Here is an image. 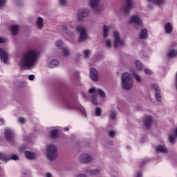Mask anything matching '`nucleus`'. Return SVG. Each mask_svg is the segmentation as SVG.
I'll use <instances>...</instances> for the list:
<instances>
[{"instance_id":"1","label":"nucleus","mask_w":177,"mask_h":177,"mask_svg":"<svg viewBox=\"0 0 177 177\" xmlns=\"http://www.w3.org/2000/svg\"><path fill=\"white\" fill-rule=\"evenodd\" d=\"M38 59V51L29 50L23 55L22 66L24 67H32Z\"/></svg>"},{"instance_id":"2","label":"nucleus","mask_w":177,"mask_h":177,"mask_svg":"<svg viewBox=\"0 0 177 177\" xmlns=\"http://www.w3.org/2000/svg\"><path fill=\"white\" fill-rule=\"evenodd\" d=\"M122 86L124 89L129 91L133 86V78L132 75L128 73H124L122 75Z\"/></svg>"},{"instance_id":"3","label":"nucleus","mask_w":177,"mask_h":177,"mask_svg":"<svg viewBox=\"0 0 177 177\" xmlns=\"http://www.w3.org/2000/svg\"><path fill=\"white\" fill-rule=\"evenodd\" d=\"M46 152H47V157L48 160H50V161H55V160L57 158V155H58L57 148L55 145L50 144L48 146H47Z\"/></svg>"},{"instance_id":"4","label":"nucleus","mask_w":177,"mask_h":177,"mask_svg":"<svg viewBox=\"0 0 177 177\" xmlns=\"http://www.w3.org/2000/svg\"><path fill=\"white\" fill-rule=\"evenodd\" d=\"M3 135L8 143H11V145H15V143H16V134L15 133V131L10 129H6L4 131Z\"/></svg>"},{"instance_id":"5","label":"nucleus","mask_w":177,"mask_h":177,"mask_svg":"<svg viewBox=\"0 0 177 177\" xmlns=\"http://www.w3.org/2000/svg\"><path fill=\"white\" fill-rule=\"evenodd\" d=\"M129 23L134 24L136 30H142L143 28V23L139 16L133 15L129 19Z\"/></svg>"},{"instance_id":"6","label":"nucleus","mask_w":177,"mask_h":177,"mask_svg":"<svg viewBox=\"0 0 177 177\" xmlns=\"http://www.w3.org/2000/svg\"><path fill=\"white\" fill-rule=\"evenodd\" d=\"M133 8V3H132V0H126L124 5L122 7V12L125 16L131 15V9Z\"/></svg>"},{"instance_id":"7","label":"nucleus","mask_w":177,"mask_h":177,"mask_svg":"<svg viewBox=\"0 0 177 177\" xmlns=\"http://www.w3.org/2000/svg\"><path fill=\"white\" fill-rule=\"evenodd\" d=\"M113 35L115 37V40H114L115 49H117L118 46H124V45H125V42L124 41V40L120 39V33L118 32L115 31L113 33Z\"/></svg>"},{"instance_id":"8","label":"nucleus","mask_w":177,"mask_h":177,"mask_svg":"<svg viewBox=\"0 0 177 177\" xmlns=\"http://www.w3.org/2000/svg\"><path fill=\"white\" fill-rule=\"evenodd\" d=\"M76 31L80 32L79 42H84V41L88 38V32L84 28L77 27Z\"/></svg>"},{"instance_id":"9","label":"nucleus","mask_w":177,"mask_h":177,"mask_svg":"<svg viewBox=\"0 0 177 177\" xmlns=\"http://www.w3.org/2000/svg\"><path fill=\"white\" fill-rule=\"evenodd\" d=\"M76 16L79 20H82L84 17H88L89 16V10L86 8H82L77 10Z\"/></svg>"},{"instance_id":"10","label":"nucleus","mask_w":177,"mask_h":177,"mask_svg":"<svg viewBox=\"0 0 177 177\" xmlns=\"http://www.w3.org/2000/svg\"><path fill=\"white\" fill-rule=\"evenodd\" d=\"M90 5L95 13H100V0H90Z\"/></svg>"},{"instance_id":"11","label":"nucleus","mask_w":177,"mask_h":177,"mask_svg":"<svg viewBox=\"0 0 177 177\" xmlns=\"http://www.w3.org/2000/svg\"><path fill=\"white\" fill-rule=\"evenodd\" d=\"M90 75L91 79L92 80V81H94V82H97V81H99V72H97V70H96L95 68H91Z\"/></svg>"},{"instance_id":"12","label":"nucleus","mask_w":177,"mask_h":177,"mask_svg":"<svg viewBox=\"0 0 177 177\" xmlns=\"http://www.w3.org/2000/svg\"><path fill=\"white\" fill-rule=\"evenodd\" d=\"M56 46L59 48V49H63L64 55L66 57L70 56V50L68 48H63V41L62 40H58L56 41Z\"/></svg>"},{"instance_id":"13","label":"nucleus","mask_w":177,"mask_h":177,"mask_svg":"<svg viewBox=\"0 0 177 177\" xmlns=\"http://www.w3.org/2000/svg\"><path fill=\"white\" fill-rule=\"evenodd\" d=\"M143 122L145 124V128L149 129V128L151 127L153 124V117H151V115L145 116L144 118Z\"/></svg>"},{"instance_id":"14","label":"nucleus","mask_w":177,"mask_h":177,"mask_svg":"<svg viewBox=\"0 0 177 177\" xmlns=\"http://www.w3.org/2000/svg\"><path fill=\"white\" fill-rule=\"evenodd\" d=\"M92 160V156H91L89 154L83 153L80 157V161L81 162H85L86 164H88V162H91Z\"/></svg>"},{"instance_id":"15","label":"nucleus","mask_w":177,"mask_h":177,"mask_svg":"<svg viewBox=\"0 0 177 177\" xmlns=\"http://www.w3.org/2000/svg\"><path fill=\"white\" fill-rule=\"evenodd\" d=\"M9 58V55L5 50L0 48V59L3 62V63H8V59Z\"/></svg>"},{"instance_id":"16","label":"nucleus","mask_w":177,"mask_h":177,"mask_svg":"<svg viewBox=\"0 0 177 177\" xmlns=\"http://www.w3.org/2000/svg\"><path fill=\"white\" fill-rule=\"evenodd\" d=\"M25 156L28 160H35L37 158V153L31 152L30 151H26L24 153Z\"/></svg>"},{"instance_id":"17","label":"nucleus","mask_w":177,"mask_h":177,"mask_svg":"<svg viewBox=\"0 0 177 177\" xmlns=\"http://www.w3.org/2000/svg\"><path fill=\"white\" fill-rule=\"evenodd\" d=\"M165 31L166 34H172L174 28L172 27V24L170 22H167L165 24Z\"/></svg>"},{"instance_id":"18","label":"nucleus","mask_w":177,"mask_h":177,"mask_svg":"<svg viewBox=\"0 0 177 177\" xmlns=\"http://www.w3.org/2000/svg\"><path fill=\"white\" fill-rule=\"evenodd\" d=\"M10 28L12 35H17L20 27L19 25H12Z\"/></svg>"},{"instance_id":"19","label":"nucleus","mask_w":177,"mask_h":177,"mask_svg":"<svg viewBox=\"0 0 177 177\" xmlns=\"http://www.w3.org/2000/svg\"><path fill=\"white\" fill-rule=\"evenodd\" d=\"M167 56L168 59H174V57H176L177 50H175V49L169 50Z\"/></svg>"},{"instance_id":"20","label":"nucleus","mask_w":177,"mask_h":177,"mask_svg":"<svg viewBox=\"0 0 177 177\" xmlns=\"http://www.w3.org/2000/svg\"><path fill=\"white\" fill-rule=\"evenodd\" d=\"M59 63L57 59H53L49 62L48 67H50V68H55V67H57V66H59Z\"/></svg>"},{"instance_id":"21","label":"nucleus","mask_w":177,"mask_h":177,"mask_svg":"<svg viewBox=\"0 0 177 177\" xmlns=\"http://www.w3.org/2000/svg\"><path fill=\"white\" fill-rule=\"evenodd\" d=\"M131 74H133V76L138 82H142V77H140V75L138 74L136 71L131 70Z\"/></svg>"},{"instance_id":"22","label":"nucleus","mask_w":177,"mask_h":177,"mask_svg":"<svg viewBox=\"0 0 177 177\" xmlns=\"http://www.w3.org/2000/svg\"><path fill=\"white\" fill-rule=\"evenodd\" d=\"M148 37L147 35V29H142L140 33V39H146Z\"/></svg>"},{"instance_id":"23","label":"nucleus","mask_w":177,"mask_h":177,"mask_svg":"<svg viewBox=\"0 0 177 177\" xmlns=\"http://www.w3.org/2000/svg\"><path fill=\"white\" fill-rule=\"evenodd\" d=\"M156 150L157 153H167V148L164 147L162 145H158L156 147Z\"/></svg>"},{"instance_id":"24","label":"nucleus","mask_w":177,"mask_h":177,"mask_svg":"<svg viewBox=\"0 0 177 177\" xmlns=\"http://www.w3.org/2000/svg\"><path fill=\"white\" fill-rule=\"evenodd\" d=\"M37 24L39 28H44V18L38 17Z\"/></svg>"},{"instance_id":"25","label":"nucleus","mask_w":177,"mask_h":177,"mask_svg":"<svg viewBox=\"0 0 177 177\" xmlns=\"http://www.w3.org/2000/svg\"><path fill=\"white\" fill-rule=\"evenodd\" d=\"M59 135V130L54 129L50 133V137L52 138V139H56L57 138V136Z\"/></svg>"},{"instance_id":"26","label":"nucleus","mask_w":177,"mask_h":177,"mask_svg":"<svg viewBox=\"0 0 177 177\" xmlns=\"http://www.w3.org/2000/svg\"><path fill=\"white\" fill-rule=\"evenodd\" d=\"M9 161V156L0 152V161Z\"/></svg>"},{"instance_id":"27","label":"nucleus","mask_w":177,"mask_h":177,"mask_svg":"<svg viewBox=\"0 0 177 177\" xmlns=\"http://www.w3.org/2000/svg\"><path fill=\"white\" fill-rule=\"evenodd\" d=\"M136 67L137 70H142L143 68V64L140 60L136 61Z\"/></svg>"},{"instance_id":"28","label":"nucleus","mask_w":177,"mask_h":177,"mask_svg":"<svg viewBox=\"0 0 177 177\" xmlns=\"http://www.w3.org/2000/svg\"><path fill=\"white\" fill-rule=\"evenodd\" d=\"M147 1H149V2H152L155 5H161L162 3H164V2H165V1L164 0H147Z\"/></svg>"},{"instance_id":"29","label":"nucleus","mask_w":177,"mask_h":177,"mask_svg":"<svg viewBox=\"0 0 177 177\" xmlns=\"http://www.w3.org/2000/svg\"><path fill=\"white\" fill-rule=\"evenodd\" d=\"M103 30H104V38H107V37H109V29H107L106 25H104Z\"/></svg>"},{"instance_id":"30","label":"nucleus","mask_w":177,"mask_h":177,"mask_svg":"<svg viewBox=\"0 0 177 177\" xmlns=\"http://www.w3.org/2000/svg\"><path fill=\"white\" fill-rule=\"evenodd\" d=\"M95 115L96 117H100L102 115V108L98 106L95 109Z\"/></svg>"},{"instance_id":"31","label":"nucleus","mask_w":177,"mask_h":177,"mask_svg":"<svg viewBox=\"0 0 177 177\" xmlns=\"http://www.w3.org/2000/svg\"><path fill=\"white\" fill-rule=\"evenodd\" d=\"M155 96L158 102H161V91L156 92Z\"/></svg>"},{"instance_id":"32","label":"nucleus","mask_w":177,"mask_h":177,"mask_svg":"<svg viewBox=\"0 0 177 177\" xmlns=\"http://www.w3.org/2000/svg\"><path fill=\"white\" fill-rule=\"evenodd\" d=\"M92 103L97 104V95L96 94L92 95Z\"/></svg>"},{"instance_id":"33","label":"nucleus","mask_w":177,"mask_h":177,"mask_svg":"<svg viewBox=\"0 0 177 177\" xmlns=\"http://www.w3.org/2000/svg\"><path fill=\"white\" fill-rule=\"evenodd\" d=\"M100 172V170L99 169H93L89 171L91 175H97Z\"/></svg>"},{"instance_id":"34","label":"nucleus","mask_w":177,"mask_h":177,"mask_svg":"<svg viewBox=\"0 0 177 177\" xmlns=\"http://www.w3.org/2000/svg\"><path fill=\"white\" fill-rule=\"evenodd\" d=\"M117 114H115V110L111 111V120H115Z\"/></svg>"},{"instance_id":"35","label":"nucleus","mask_w":177,"mask_h":177,"mask_svg":"<svg viewBox=\"0 0 177 177\" xmlns=\"http://www.w3.org/2000/svg\"><path fill=\"white\" fill-rule=\"evenodd\" d=\"M169 141L170 143H174V142H175V136H174V134H169Z\"/></svg>"},{"instance_id":"36","label":"nucleus","mask_w":177,"mask_h":177,"mask_svg":"<svg viewBox=\"0 0 177 177\" xmlns=\"http://www.w3.org/2000/svg\"><path fill=\"white\" fill-rule=\"evenodd\" d=\"M97 93L102 96V97H106V93L102 89H98Z\"/></svg>"},{"instance_id":"37","label":"nucleus","mask_w":177,"mask_h":177,"mask_svg":"<svg viewBox=\"0 0 177 177\" xmlns=\"http://www.w3.org/2000/svg\"><path fill=\"white\" fill-rule=\"evenodd\" d=\"M84 56L86 59H88V57H89V55H91V50H85L84 52Z\"/></svg>"},{"instance_id":"38","label":"nucleus","mask_w":177,"mask_h":177,"mask_svg":"<svg viewBox=\"0 0 177 177\" xmlns=\"http://www.w3.org/2000/svg\"><path fill=\"white\" fill-rule=\"evenodd\" d=\"M9 160H19V156H17V155H12V156H11V157L8 156V161H9Z\"/></svg>"},{"instance_id":"39","label":"nucleus","mask_w":177,"mask_h":177,"mask_svg":"<svg viewBox=\"0 0 177 177\" xmlns=\"http://www.w3.org/2000/svg\"><path fill=\"white\" fill-rule=\"evenodd\" d=\"M153 89H154V91H156V92H160L161 90H160V88L158 87V86L157 84H153L152 86Z\"/></svg>"},{"instance_id":"40","label":"nucleus","mask_w":177,"mask_h":177,"mask_svg":"<svg viewBox=\"0 0 177 177\" xmlns=\"http://www.w3.org/2000/svg\"><path fill=\"white\" fill-rule=\"evenodd\" d=\"M109 136L110 138H114L115 136V131H114V130L109 131Z\"/></svg>"},{"instance_id":"41","label":"nucleus","mask_w":177,"mask_h":177,"mask_svg":"<svg viewBox=\"0 0 177 177\" xmlns=\"http://www.w3.org/2000/svg\"><path fill=\"white\" fill-rule=\"evenodd\" d=\"M8 0H0V8H2V6H5Z\"/></svg>"},{"instance_id":"42","label":"nucleus","mask_w":177,"mask_h":177,"mask_svg":"<svg viewBox=\"0 0 177 177\" xmlns=\"http://www.w3.org/2000/svg\"><path fill=\"white\" fill-rule=\"evenodd\" d=\"M19 122H20V124H26V118L21 117L19 118L18 120Z\"/></svg>"},{"instance_id":"43","label":"nucleus","mask_w":177,"mask_h":177,"mask_svg":"<svg viewBox=\"0 0 177 177\" xmlns=\"http://www.w3.org/2000/svg\"><path fill=\"white\" fill-rule=\"evenodd\" d=\"M62 30L64 32H68V26H67V25H64L62 27Z\"/></svg>"},{"instance_id":"44","label":"nucleus","mask_w":177,"mask_h":177,"mask_svg":"<svg viewBox=\"0 0 177 177\" xmlns=\"http://www.w3.org/2000/svg\"><path fill=\"white\" fill-rule=\"evenodd\" d=\"M146 164H147V161L142 160V162H140L139 163V165H140V167H145V165H146Z\"/></svg>"},{"instance_id":"45","label":"nucleus","mask_w":177,"mask_h":177,"mask_svg":"<svg viewBox=\"0 0 177 177\" xmlns=\"http://www.w3.org/2000/svg\"><path fill=\"white\" fill-rule=\"evenodd\" d=\"M106 46H108V48H111V41L106 40Z\"/></svg>"},{"instance_id":"46","label":"nucleus","mask_w":177,"mask_h":177,"mask_svg":"<svg viewBox=\"0 0 177 177\" xmlns=\"http://www.w3.org/2000/svg\"><path fill=\"white\" fill-rule=\"evenodd\" d=\"M64 100H65V102H68L70 100V95H66V96L64 97Z\"/></svg>"},{"instance_id":"47","label":"nucleus","mask_w":177,"mask_h":177,"mask_svg":"<svg viewBox=\"0 0 177 177\" xmlns=\"http://www.w3.org/2000/svg\"><path fill=\"white\" fill-rule=\"evenodd\" d=\"M94 92H96V88L95 87H93L88 90V93H94Z\"/></svg>"},{"instance_id":"48","label":"nucleus","mask_w":177,"mask_h":177,"mask_svg":"<svg viewBox=\"0 0 177 177\" xmlns=\"http://www.w3.org/2000/svg\"><path fill=\"white\" fill-rule=\"evenodd\" d=\"M28 78L30 81H34V80H35V76L34 75H30Z\"/></svg>"},{"instance_id":"49","label":"nucleus","mask_w":177,"mask_h":177,"mask_svg":"<svg viewBox=\"0 0 177 177\" xmlns=\"http://www.w3.org/2000/svg\"><path fill=\"white\" fill-rule=\"evenodd\" d=\"M145 73L147 74V75H151V71H150L149 69H145Z\"/></svg>"},{"instance_id":"50","label":"nucleus","mask_w":177,"mask_h":177,"mask_svg":"<svg viewBox=\"0 0 177 177\" xmlns=\"http://www.w3.org/2000/svg\"><path fill=\"white\" fill-rule=\"evenodd\" d=\"M60 5H66L67 1L66 0H59Z\"/></svg>"},{"instance_id":"51","label":"nucleus","mask_w":177,"mask_h":177,"mask_svg":"<svg viewBox=\"0 0 177 177\" xmlns=\"http://www.w3.org/2000/svg\"><path fill=\"white\" fill-rule=\"evenodd\" d=\"M6 42V40L2 37H0V44H5Z\"/></svg>"},{"instance_id":"52","label":"nucleus","mask_w":177,"mask_h":177,"mask_svg":"<svg viewBox=\"0 0 177 177\" xmlns=\"http://www.w3.org/2000/svg\"><path fill=\"white\" fill-rule=\"evenodd\" d=\"M5 124V120L3 119H0V125H4Z\"/></svg>"},{"instance_id":"53","label":"nucleus","mask_w":177,"mask_h":177,"mask_svg":"<svg viewBox=\"0 0 177 177\" xmlns=\"http://www.w3.org/2000/svg\"><path fill=\"white\" fill-rule=\"evenodd\" d=\"M142 171H138L136 177H142Z\"/></svg>"},{"instance_id":"54","label":"nucleus","mask_w":177,"mask_h":177,"mask_svg":"<svg viewBox=\"0 0 177 177\" xmlns=\"http://www.w3.org/2000/svg\"><path fill=\"white\" fill-rule=\"evenodd\" d=\"M77 177H86V176L85 174H80L77 175Z\"/></svg>"},{"instance_id":"55","label":"nucleus","mask_w":177,"mask_h":177,"mask_svg":"<svg viewBox=\"0 0 177 177\" xmlns=\"http://www.w3.org/2000/svg\"><path fill=\"white\" fill-rule=\"evenodd\" d=\"M46 177H52V174H50V173H47V174H46Z\"/></svg>"},{"instance_id":"56","label":"nucleus","mask_w":177,"mask_h":177,"mask_svg":"<svg viewBox=\"0 0 177 177\" xmlns=\"http://www.w3.org/2000/svg\"><path fill=\"white\" fill-rule=\"evenodd\" d=\"M64 131L65 132H67V131H70V129H69L68 127H65V128L64 129Z\"/></svg>"},{"instance_id":"57","label":"nucleus","mask_w":177,"mask_h":177,"mask_svg":"<svg viewBox=\"0 0 177 177\" xmlns=\"http://www.w3.org/2000/svg\"><path fill=\"white\" fill-rule=\"evenodd\" d=\"M174 133H175L176 136H177V128L176 129Z\"/></svg>"}]
</instances>
